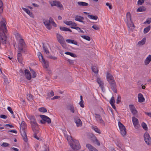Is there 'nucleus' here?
Listing matches in <instances>:
<instances>
[{"label":"nucleus","instance_id":"f257e3e1","mask_svg":"<svg viewBox=\"0 0 151 151\" xmlns=\"http://www.w3.org/2000/svg\"><path fill=\"white\" fill-rule=\"evenodd\" d=\"M106 78L108 82L110 85L111 90L114 92L117 93V90L116 88V83L112 75L110 73H107Z\"/></svg>","mask_w":151,"mask_h":151},{"label":"nucleus","instance_id":"f03ea898","mask_svg":"<svg viewBox=\"0 0 151 151\" xmlns=\"http://www.w3.org/2000/svg\"><path fill=\"white\" fill-rule=\"evenodd\" d=\"M27 128V126L26 123L24 121H22L20 126V131L23 139L25 142H27L28 141L26 133L25 130Z\"/></svg>","mask_w":151,"mask_h":151},{"label":"nucleus","instance_id":"7ed1b4c3","mask_svg":"<svg viewBox=\"0 0 151 151\" xmlns=\"http://www.w3.org/2000/svg\"><path fill=\"white\" fill-rule=\"evenodd\" d=\"M69 138L71 139L69 144L70 147L73 150H77L81 148V146L79 142L77 140L72 139V137L71 136L68 137L67 138L68 140Z\"/></svg>","mask_w":151,"mask_h":151},{"label":"nucleus","instance_id":"20e7f679","mask_svg":"<svg viewBox=\"0 0 151 151\" xmlns=\"http://www.w3.org/2000/svg\"><path fill=\"white\" fill-rule=\"evenodd\" d=\"M43 22L46 28L49 30L51 29L52 28L51 24H52L55 27H56L57 26L52 17H50L49 20L44 19L43 20Z\"/></svg>","mask_w":151,"mask_h":151},{"label":"nucleus","instance_id":"39448f33","mask_svg":"<svg viewBox=\"0 0 151 151\" xmlns=\"http://www.w3.org/2000/svg\"><path fill=\"white\" fill-rule=\"evenodd\" d=\"M127 21H126L129 30L132 31L135 27L131 19L130 13V12H128L126 15Z\"/></svg>","mask_w":151,"mask_h":151},{"label":"nucleus","instance_id":"423d86ee","mask_svg":"<svg viewBox=\"0 0 151 151\" xmlns=\"http://www.w3.org/2000/svg\"><path fill=\"white\" fill-rule=\"evenodd\" d=\"M26 44L23 39H21L19 40L18 52H25L26 50L24 49L26 46Z\"/></svg>","mask_w":151,"mask_h":151},{"label":"nucleus","instance_id":"0eeeda50","mask_svg":"<svg viewBox=\"0 0 151 151\" xmlns=\"http://www.w3.org/2000/svg\"><path fill=\"white\" fill-rule=\"evenodd\" d=\"M40 117L42 119L40 121L42 124H45L47 122L48 124H50L51 123L50 119L48 116L44 115H40Z\"/></svg>","mask_w":151,"mask_h":151},{"label":"nucleus","instance_id":"6e6552de","mask_svg":"<svg viewBox=\"0 0 151 151\" xmlns=\"http://www.w3.org/2000/svg\"><path fill=\"white\" fill-rule=\"evenodd\" d=\"M118 124L119 128L120 133L122 135L123 137L124 136L126 135L127 133L126 129L125 128V127L120 122H118Z\"/></svg>","mask_w":151,"mask_h":151},{"label":"nucleus","instance_id":"1a4fd4ad","mask_svg":"<svg viewBox=\"0 0 151 151\" xmlns=\"http://www.w3.org/2000/svg\"><path fill=\"white\" fill-rule=\"evenodd\" d=\"M56 37L58 42L64 47V45L65 44V42L63 36L59 33H57Z\"/></svg>","mask_w":151,"mask_h":151},{"label":"nucleus","instance_id":"9d476101","mask_svg":"<svg viewBox=\"0 0 151 151\" xmlns=\"http://www.w3.org/2000/svg\"><path fill=\"white\" fill-rule=\"evenodd\" d=\"M144 140L148 145H150L151 144V139L149 134L145 132L144 135Z\"/></svg>","mask_w":151,"mask_h":151},{"label":"nucleus","instance_id":"9b49d317","mask_svg":"<svg viewBox=\"0 0 151 151\" xmlns=\"http://www.w3.org/2000/svg\"><path fill=\"white\" fill-rule=\"evenodd\" d=\"M74 122L76 124L77 127H81L82 125V123L81 119L77 116H73Z\"/></svg>","mask_w":151,"mask_h":151},{"label":"nucleus","instance_id":"f8f14e48","mask_svg":"<svg viewBox=\"0 0 151 151\" xmlns=\"http://www.w3.org/2000/svg\"><path fill=\"white\" fill-rule=\"evenodd\" d=\"M132 119L134 127L136 129H138L140 127L139 124L138 119L137 118H135L134 116L132 117Z\"/></svg>","mask_w":151,"mask_h":151},{"label":"nucleus","instance_id":"ddd939ff","mask_svg":"<svg viewBox=\"0 0 151 151\" xmlns=\"http://www.w3.org/2000/svg\"><path fill=\"white\" fill-rule=\"evenodd\" d=\"M40 55V57L42 59V62L43 63V66L46 68H47L49 66V63L48 61H45L44 59L43 56L40 52H39Z\"/></svg>","mask_w":151,"mask_h":151},{"label":"nucleus","instance_id":"4468645a","mask_svg":"<svg viewBox=\"0 0 151 151\" xmlns=\"http://www.w3.org/2000/svg\"><path fill=\"white\" fill-rule=\"evenodd\" d=\"M28 118L30 121V124H37L36 121L35 117L34 116H29L28 117Z\"/></svg>","mask_w":151,"mask_h":151},{"label":"nucleus","instance_id":"2eb2a0df","mask_svg":"<svg viewBox=\"0 0 151 151\" xmlns=\"http://www.w3.org/2000/svg\"><path fill=\"white\" fill-rule=\"evenodd\" d=\"M24 73L27 79L28 80H30L31 78V76L29 71L28 70L25 69L24 70Z\"/></svg>","mask_w":151,"mask_h":151},{"label":"nucleus","instance_id":"dca6fc26","mask_svg":"<svg viewBox=\"0 0 151 151\" xmlns=\"http://www.w3.org/2000/svg\"><path fill=\"white\" fill-rule=\"evenodd\" d=\"M31 126L33 132H36V131H38V128L39 125L37 124L31 125Z\"/></svg>","mask_w":151,"mask_h":151},{"label":"nucleus","instance_id":"f3484780","mask_svg":"<svg viewBox=\"0 0 151 151\" xmlns=\"http://www.w3.org/2000/svg\"><path fill=\"white\" fill-rule=\"evenodd\" d=\"M138 101L139 102H143L145 100V98L143 95L141 93H139L138 95Z\"/></svg>","mask_w":151,"mask_h":151},{"label":"nucleus","instance_id":"a211bd4d","mask_svg":"<svg viewBox=\"0 0 151 151\" xmlns=\"http://www.w3.org/2000/svg\"><path fill=\"white\" fill-rule=\"evenodd\" d=\"M86 147L89 149L90 151H98L96 148L93 147L90 144H87L86 145Z\"/></svg>","mask_w":151,"mask_h":151},{"label":"nucleus","instance_id":"6ab92c4d","mask_svg":"<svg viewBox=\"0 0 151 151\" xmlns=\"http://www.w3.org/2000/svg\"><path fill=\"white\" fill-rule=\"evenodd\" d=\"M21 52H19L17 55L18 61L20 63H22L23 58Z\"/></svg>","mask_w":151,"mask_h":151},{"label":"nucleus","instance_id":"aec40b11","mask_svg":"<svg viewBox=\"0 0 151 151\" xmlns=\"http://www.w3.org/2000/svg\"><path fill=\"white\" fill-rule=\"evenodd\" d=\"M23 10L30 17H34V15L32 12H31L29 10L24 8H22Z\"/></svg>","mask_w":151,"mask_h":151},{"label":"nucleus","instance_id":"412c9836","mask_svg":"<svg viewBox=\"0 0 151 151\" xmlns=\"http://www.w3.org/2000/svg\"><path fill=\"white\" fill-rule=\"evenodd\" d=\"M68 109L70 110L71 112L74 113H75L74 107L72 104H70L67 106Z\"/></svg>","mask_w":151,"mask_h":151},{"label":"nucleus","instance_id":"4be33fe9","mask_svg":"<svg viewBox=\"0 0 151 151\" xmlns=\"http://www.w3.org/2000/svg\"><path fill=\"white\" fill-rule=\"evenodd\" d=\"M151 61V55H149L147 58L146 59L145 61V65H147L149 64V63Z\"/></svg>","mask_w":151,"mask_h":151},{"label":"nucleus","instance_id":"5701e85b","mask_svg":"<svg viewBox=\"0 0 151 151\" xmlns=\"http://www.w3.org/2000/svg\"><path fill=\"white\" fill-rule=\"evenodd\" d=\"M78 5L80 6H87L88 5V3L82 1H79L77 3Z\"/></svg>","mask_w":151,"mask_h":151},{"label":"nucleus","instance_id":"b1692460","mask_svg":"<svg viewBox=\"0 0 151 151\" xmlns=\"http://www.w3.org/2000/svg\"><path fill=\"white\" fill-rule=\"evenodd\" d=\"M66 41L68 43H72L76 45H78L77 42L73 40L67 39L66 40Z\"/></svg>","mask_w":151,"mask_h":151},{"label":"nucleus","instance_id":"393cba45","mask_svg":"<svg viewBox=\"0 0 151 151\" xmlns=\"http://www.w3.org/2000/svg\"><path fill=\"white\" fill-rule=\"evenodd\" d=\"M84 18L81 16L77 15L75 17V20L80 22L82 20H83Z\"/></svg>","mask_w":151,"mask_h":151},{"label":"nucleus","instance_id":"a878e982","mask_svg":"<svg viewBox=\"0 0 151 151\" xmlns=\"http://www.w3.org/2000/svg\"><path fill=\"white\" fill-rule=\"evenodd\" d=\"M146 40V39L145 37L143 38L142 40L138 42V45L139 46L143 45L145 43Z\"/></svg>","mask_w":151,"mask_h":151},{"label":"nucleus","instance_id":"bb28decb","mask_svg":"<svg viewBox=\"0 0 151 151\" xmlns=\"http://www.w3.org/2000/svg\"><path fill=\"white\" fill-rule=\"evenodd\" d=\"M97 81L100 87H101V88L103 87L104 85V83L101 80V79L99 78H98L97 79Z\"/></svg>","mask_w":151,"mask_h":151},{"label":"nucleus","instance_id":"cd10ccee","mask_svg":"<svg viewBox=\"0 0 151 151\" xmlns=\"http://www.w3.org/2000/svg\"><path fill=\"white\" fill-rule=\"evenodd\" d=\"M43 46L42 47L43 50H44L45 52L47 54H49V51L48 50V49L46 46L44 45V43H42Z\"/></svg>","mask_w":151,"mask_h":151},{"label":"nucleus","instance_id":"c85d7f7f","mask_svg":"<svg viewBox=\"0 0 151 151\" xmlns=\"http://www.w3.org/2000/svg\"><path fill=\"white\" fill-rule=\"evenodd\" d=\"M146 9L145 7L142 6L137 9V12H144L146 11Z\"/></svg>","mask_w":151,"mask_h":151},{"label":"nucleus","instance_id":"c756f323","mask_svg":"<svg viewBox=\"0 0 151 151\" xmlns=\"http://www.w3.org/2000/svg\"><path fill=\"white\" fill-rule=\"evenodd\" d=\"M92 129L94 130L96 132L99 134L101 133L100 129H99L97 127L95 126H92Z\"/></svg>","mask_w":151,"mask_h":151},{"label":"nucleus","instance_id":"7c9ffc66","mask_svg":"<svg viewBox=\"0 0 151 151\" xmlns=\"http://www.w3.org/2000/svg\"><path fill=\"white\" fill-rule=\"evenodd\" d=\"M91 68L93 72L95 73H98V70L97 67L96 66H92Z\"/></svg>","mask_w":151,"mask_h":151},{"label":"nucleus","instance_id":"2f4dec72","mask_svg":"<svg viewBox=\"0 0 151 151\" xmlns=\"http://www.w3.org/2000/svg\"><path fill=\"white\" fill-rule=\"evenodd\" d=\"M88 17L90 18L91 19H94V20H97L98 18V17L96 15H88Z\"/></svg>","mask_w":151,"mask_h":151},{"label":"nucleus","instance_id":"473e14b6","mask_svg":"<svg viewBox=\"0 0 151 151\" xmlns=\"http://www.w3.org/2000/svg\"><path fill=\"white\" fill-rule=\"evenodd\" d=\"M65 53L66 55H70V56L73 58H76L77 57V56L75 54L72 52H65Z\"/></svg>","mask_w":151,"mask_h":151},{"label":"nucleus","instance_id":"72a5a7b5","mask_svg":"<svg viewBox=\"0 0 151 151\" xmlns=\"http://www.w3.org/2000/svg\"><path fill=\"white\" fill-rule=\"evenodd\" d=\"M58 3V1L55 0L53 1L52 3V2H50V4L51 6H56Z\"/></svg>","mask_w":151,"mask_h":151},{"label":"nucleus","instance_id":"f704fd0d","mask_svg":"<svg viewBox=\"0 0 151 151\" xmlns=\"http://www.w3.org/2000/svg\"><path fill=\"white\" fill-rule=\"evenodd\" d=\"M38 110L42 112H47V110L44 107L39 108Z\"/></svg>","mask_w":151,"mask_h":151},{"label":"nucleus","instance_id":"c9c22d12","mask_svg":"<svg viewBox=\"0 0 151 151\" xmlns=\"http://www.w3.org/2000/svg\"><path fill=\"white\" fill-rule=\"evenodd\" d=\"M141 126L143 129L145 130H147L148 129L147 127V124L144 122H143L141 124Z\"/></svg>","mask_w":151,"mask_h":151},{"label":"nucleus","instance_id":"e433bc0d","mask_svg":"<svg viewBox=\"0 0 151 151\" xmlns=\"http://www.w3.org/2000/svg\"><path fill=\"white\" fill-rule=\"evenodd\" d=\"M81 37L83 38L84 39H85L86 40L89 41L91 40V38L90 37L87 35H81Z\"/></svg>","mask_w":151,"mask_h":151},{"label":"nucleus","instance_id":"4c0bfd02","mask_svg":"<svg viewBox=\"0 0 151 151\" xmlns=\"http://www.w3.org/2000/svg\"><path fill=\"white\" fill-rule=\"evenodd\" d=\"M56 6L59 8L60 10H63V5L59 1H58V3L57 4V5Z\"/></svg>","mask_w":151,"mask_h":151},{"label":"nucleus","instance_id":"58836bf2","mask_svg":"<svg viewBox=\"0 0 151 151\" xmlns=\"http://www.w3.org/2000/svg\"><path fill=\"white\" fill-rule=\"evenodd\" d=\"M150 26H149L145 28L144 30V32L145 34L147 33L148 31L150 30Z\"/></svg>","mask_w":151,"mask_h":151},{"label":"nucleus","instance_id":"ea45409f","mask_svg":"<svg viewBox=\"0 0 151 151\" xmlns=\"http://www.w3.org/2000/svg\"><path fill=\"white\" fill-rule=\"evenodd\" d=\"M30 69L31 73L32 75V77L33 78H35L36 77L35 72L32 69L30 68Z\"/></svg>","mask_w":151,"mask_h":151},{"label":"nucleus","instance_id":"a19ab883","mask_svg":"<svg viewBox=\"0 0 151 151\" xmlns=\"http://www.w3.org/2000/svg\"><path fill=\"white\" fill-rule=\"evenodd\" d=\"M92 28L95 30H98L100 29L99 27L97 24H94L92 26Z\"/></svg>","mask_w":151,"mask_h":151},{"label":"nucleus","instance_id":"79ce46f5","mask_svg":"<svg viewBox=\"0 0 151 151\" xmlns=\"http://www.w3.org/2000/svg\"><path fill=\"white\" fill-rule=\"evenodd\" d=\"M97 121L99 123H100V124H101V125H103L104 126H105V124L104 122V121L102 120V118L100 119H99V120Z\"/></svg>","mask_w":151,"mask_h":151},{"label":"nucleus","instance_id":"37998d69","mask_svg":"<svg viewBox=\"0 0 151 151\" xmlns=\"http://www.w3.org/2000/svg\"><path fill=\"white\" fill-rule=\"evenodd\" d=\"M151 22V17L147 18L146 20L144 23V24H149Z\"/></svg>","mask_w":151,"mask_h":151},{"label":"nucleus","instance_id":"c03bdc74","mask_svg":"<svg viewBox=\"0 0 151 151\" xmlns=\"http://www.w3.org/2000/svg\"><path fill=\"white\" fill-rule=\"evenodd\" d=\"M33 96L30 94H28L27 96V98L28 100H30L33 99Z\"/></svg>","mask_w":151,"mask_h":151},{"label":"nucleus","instance_id":"a18cd8bd","mask_svg":"<svg viewBox=\"0 0 151 151\" xmlns=\"http://www.w3.org/2000/svg\"><path fill=\"white\" fill-rule=\"evenodd\" d=\"M109 102L111 104H113L115 102V101L114 99V98L113 96H112L110 99Z\"/></svg>","mask_w":151,"mask_h":151},{"label":"nucleus","instance_id":"49530a36","mask_svg":"<svg viewBox=\"0 0 151 151\" xmlns=\"http://www.w3.org/2000/svg\"><path fill=\"white\" fill-rule=\"evenodd\" d=\"M95 115H96V116H95V118L97 121H98L99 119H100L101 118V116H100L99 114H95Z\"/></svg>","mask_w":151,"mask_h":151},{"label":"nucleus","instance_id":"de8ad7c7","mask_svg":"<svg viewBox=\"0 0 151 151\" xmlns=\"http://www.w3.org/2000/svg\"><path fill=\"white\" fill-rule=\"evenodd\" d=\"M72 21H66L65 22H64V23L66 24V25H69L70 27H72L71 26L72 25Z\"/></svg>","mask_w":151,"mask_h":151},{"label":"nucleus","instance_id":"09e8293b","mask_svg":"<svg viewBox=\"0 0 151 151\" xmlns=\"http://www.w3.org/2000/svg\"><path fill=\"white\" fill-rule=\"evenodd\" d=\"M60 29L62 31H68V28L66 27H60Z\"/></svg>","mask_w":151,"mask_h":151},{"label":"nucleus","instance_id":"8fccbe9b","mask_svg":"<svg viewBox=\"0 0 151 151\" xmlns=\"http://www.w3.org/2000/svg\"><path fill=\"white\" fill-rule=\"evenodd\" d=\"M34 132V137L37 140H39V138L37 137V133H38V131H37V132Z\"/></svg>","mask_w":151,"mask_h":151},{"label":"nucleus","instance_id":"3c124183","mask_svg":"<svg viewBox=\"0 0 151 151\" xmlns=\"http://www.w3.org/2000/svg\"><path fill=\"white\" fill-rule=\"evenodd\" d=\"M4 83L5 84L7 85L8 84L9 82L8 80V79L7 78H4Z\"/></svg>","mask_w":151,"mask_h":151},{"label":"nucleus","instance_id":"603ef678","mask_svg":"<svg viewBox=\"0 0 151 151\" xmlns=\"http://www.w3.org/2000/svg\"><path fill=\"white\" fill-rule=\"evenodd\" d=\"M129 107L131 111L135 109V107L133 105H129Z\"/></svg>","mask_w":151,"mask_h":151},{"label":"nucleus","instance_id":"864d4df0","mask_svg":"<svg viewBox=\"0 0 151 151\" xmlns=\"http://www.w3.org/2000/svg\"><path fill=\"white\" fill-rule=\"evenodd\" d=\"M94 142H95L96 143V144L100 146V145L99 142L98 140L96 138H95V140L94 141Z\"/></svg>","mask_w":151,"mask_h":151},{"label":"nucleus","instance_id":"5fc2aeb1","mask_svg":"<svg viewBox=\"0 0 151 151\" xmlns=\"http://www.w3.org/2000/svg\"><path fill=\"white\" fill-rule=\"evenodd\" d=\"M121 96L119 95L118 96L117 98V101L116 102L117 104H119V102H121Z\"/></svg>","mask_w":151,"mask_h":151},{"label":"nucleus","instance_id":"6e6d98bb","mask_svg":"<svg viewBox=\"0 0 151 151\" xmlns=\"http://www.w3.org/2000/svg\"><path fill=\"white\" fill-rule=\"evenodd\" d=\"M7 109L10 112V113L12 114H13V111L11 108L10 107H7Z\"/></svg>","mask_w":151,"mask_h":151},{"label":"nucleus","instance_id":"4d7b16f0","mask_svg":"<svg viewBox=\"0 0 151 151\" xmlns=\"http://www.w3.org/2000/svg\"><path fill=\"white\" fill-rule=\"evenodd\" d=\"M9 145V144L6 142H4L2 144L1 146H4V147H7Z\"/></svg>","mask_w":151,"mask_h":151},{"label":"nucleus","instance_id":"13d9d810","mask_svg":"<svg viewBox=\"0 0 151 151\" xmlns=\"http://www.w3.org/2000/svg\"><path fill=\"white\" fill-rule=\"evenodd\" d=\"M106 5L107 6H108L109 7V8L110 9H111L112 8V5L110 4L109 3H106Z\"/></svg>","mask_w":151,"mask_h":151},{"label":"nucleus","instance_id":"bf43d9fd","mask_svg":"<svg viewBox=\"0 0 151 151\" xmlns=\"http://www.w3.org/2000/svg\"><path fill=\"white\" fill-rule=\"evenodd\" d=\"M144 2L143 0H138L137 3L138 4L142 5L144 3Z\"/></svg>","mask_w":151,"mask_h":151},{"label":"nucleus","instance_id":"052dcab7","mask_svg":"<svg viewBox=\"0 0 151 151\" xmlns=\"http://www.w3.org/2000/svg\"><path fill=\"white\" fill-rule=\"evenodd\" d=\"M83 101H81L79 103L81 106L82 108H83L84 107V105L83 104Z\"/></svg>","mask_w":151,"mask_h":151},{"label":"nucleus","instance_id":"680f3d73","mask_svg":"<svg viewBox=\"0 0 151 151\" xmlns=\"http://www.w3.org/2000/svg\"><path fill=\"white\" fill-rule=\"evenodd\" d=\"M0 117L1 118L6 119L7 118V116L4 115H1L0 116Z\"/></svg>","mask_w":151,"mask_h":151},{"label":"nucleus","instance_id":"e2e57ef3","mask_svg":"<svg viewBox=\"0 0 151 151\" xmlns=\"http://www.w3.org/2000/svg\"><path fill=\"white\" fill-rule=\"evenodd\" d=\"M131 112L133 114V115H134L137 113V111L136 110V109H135L132 111Z\"/></svg>","mask_w":151,"mask_h":151},{"label":"nucleus","instance_id":"0e129e2a","mask_svg":"<svg viewBox=\"0 0 151 151\" xmlns=\"http://www.w3.org/2000/svg\"><path fill=\"white\" fill-rule=\"evenodd\" d=\"M71 28L72 29H74L76 30H80V28L79 27H71Z\"/></svg>","mask_w":151,"mask_h":151},{"label":"nucleus","instance_id":"69168bd1","mask_svg":"<svg viewBox=\"0 0 151 151\" xmlns=\"http://www.w3.org/2000/svg\"><path fill=\"white\" fill-rule=\"evenodd\" d=\"M60 97V96H55L53 98H52L51 99L52 100H54L56 99H58Z\"/></svg>","mask_w":151,"mask_h":151},{"label":"nucleus","instance_id":"338daca9","mask_svg":"<svg viewBox=\"0 0 151 151\" xmlns=\"http://www.w3.org/2000/svg\"><path fill=\"white\" fill-rule=\"evenodd\" d=\"M67 61L69 62V63L71 64H73L74 62L73 61V60H71L69 59H68Z\"/></svg>","mask_w":151,"mask_h":151},{"label":"nucleus","instance_id":"774afa93","mask_svg":"<svg viewBox=\"0 0 151 151\" xmlns=\"http://www.w3.org/2000/svg\"><path fill=\"white\" fill-rule=\"evenodd\" d=\"M5 126L7 127H9L10 128L14 127L12 125L9 124H7L5 125Z\"/></svg>","mask_w":151,"mask_h":151}]
</instances>
